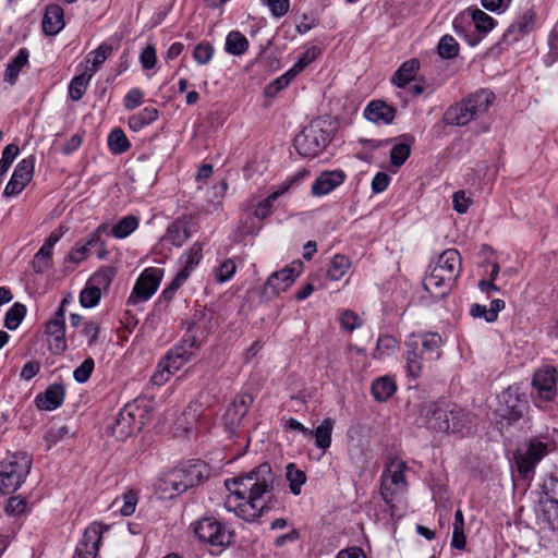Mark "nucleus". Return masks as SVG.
I'll list each match as a JSON object with an SVG mask.
<instances>
[{
  "mask_svg": "<svg viewBox=\"0 0 558 558\" xmlns=\"http://www.w3.org/2000/svg\"><path fill=\"white\" fill-rule=\"evenodd\" d=\"M64 396V387L60 384H53L44 393L36 397V404L40 410L52 411L63 403Z\"/></svg>",
  "mask_w": 558,
  "mask_h": 558,
  "instance_id": "obj_26",
  "label": "nucleus"
},
{
  "mask_svg": "<svg viewBox=\"0 0 558 558\" xmlns=\"http://www.w3.org/2000/svg\"><path fill=\"white\" fill-rule=\"evenodd\" d=\"M301 269L302 263L294 262L291 265L272 272L267 278L263 289L260 290V300L267 303L274 300L280 293L286 292L293 284L296 277L301 274Z\"/></svg>",
  "mask_w": 558,
  "mask_h": 558,
  "instance_id": "obj_10",
  "label": "nucleus"
},
{
  "mask_svg": "<svg viewBox=\"0 0 558 558\" xmlns=\"http://www.w3.org/2000/svg\"><path fill=\"white\" fill-rule=\"evenodd\" d=\"M106 229V226H99L97 230L92 233L84 244L77 243L70 252L69 259L75 264L83 262L89 254L90 247L99 243V233Z\"/></svg>",
  "mask_w": 558,
  "mask_h": 558,
  "instance_id": "obj_29",
  "label": "nucleus"
},
{
  "mask_svg": "<svg viewBox=\"0 0 558 558\" xmlns=\"http://www.w3.org/2000/svg\"><path fill=\"white\" fill-rule=\"evenodd\" d=\"M408 470L407 463L402 460L393 459L389 462L381 474L380 496L385 504L389 506L391 514H395L396 505L393 500L398 494L407 489L404 472Z\"/></svg>",
  "mask_w": 558,
  "mask_h": 558,
  "instance_id": "obj_7",
  "label": "nucleus"
},
{
  "mask_svg": "<svg viewBox=\"0 0 558 558\" xmlns=\"http://www.w3.org/2000/svg\"><path fill=\"white\" fill-rule=\"evenodd\" d=\"M275 17L284 16L290 9V0H260Z\"/></svg>",
  "mask_w": 558,
  "mask_h": 558,
  "instance_id": "obj_63",
  "label": "nucleus"
},
{
  "mask_svg": "<svg viewBox=\"0 0 558 558\" xmlns=\"http://www.w3.org/2000/svg\"><path fill=\"white\" fill-rule=\"evenodd\" d=\"M28 61V52L26 49H21L16 57L8 64L4 72V81L13 85L20 74L21 69L26 65Z\"/></svg>",
  "mask_w": 558,
  "mask_h": 558,
  "instance_id": "obj_36",
  "label": "nucleus"
},
{
  "mask_svg": "<svg viewBox=\"0 0 558 558\" xmlns=\"http://www.w3.org/2000/svg\"><path fill=\"white\" fill-rule=\"evenodd\" d=\"M286 477L290 483L291 493L293 495H299L301 493V487L306 481L305 473L298 469L294 463H289L287 465Z\"/></svg>",
  "mask_w": 558,
  "mask_h": 558,
  "instance_id": "obj_46",
  "label": "nucleus"
},
{
  "mask_svg": "<svg viewBox=\"0 0 558 558\" xmlns=\"http://www.w3.org/2000/svg\"><path fill=\"white\" fill-rule=\"evenodd\" d=\"M52 248V246L45 242L44 245L35 254L32 262V266L35 272L41 274L50 267Z\"/></svg>",
  "mask_w": 558,
  "mask_h": 558,
  "instance_id": "obj_44",
  "label": "nucleus"
},
{
  "mask_svg": "<svg viewBox=\"0 0 558 558\" xmlns=\"http://www.w3.org/2000/svg\"><path fill=\"white\" fill-rule=\"evenodd\" d=\"M459 277L442 270L435 264L429 265L428 271L423 280L424 289L435 299L446 298Z\"/></svg>",
  "mask_w": 558,
  "mask_h": 558,
  "instance_id": "obj_14",
  "label": "nucleus"
},
{
  "mask_svg": "<svg viewBox=\"0 0 558 558\" xmlns=\"http://www.w3.org/2000/svg\"><path fill=\"white\" fill-rule=\"evenodd\" d=\"M500 416L509 423L519 421L527 408L525 396L519 392V388L510 386L499 396Z\"/></svg>",
  "mask_w": 558,
  "mask_h": 558,
  "instance_id": "obj_16",
  "label": "nucleus"
},
{
  "mask_svg": "<svg viewBox=\"0 0 558 558\" xmlns=\"http://www.w3.org/2000/svg\"><path fill=\"white\" fill-rule=\"evenodd\" d=\"M547 495L543 505V519L553 531H558V478L550 480Z\"/></svg>",
  "mask_w": 558,
  "mask_h": 558,
  "instance_id": "obj_23",
  "label": "nucleus"
},
{
  "mask_svg": "<svg viewBox=\"0 0 558 558\" xmlns=\"http://www.w3.org/2000/svg\"><path fill=\"white\" fill-rule=\"evenodd\" d=\"M472 20L474 22L475 28L483 34L490 32L495 25L494 19L480 9H475L473 11Z\"/></svg>",
  "mask_w": 558,
  "mask_h": 558,
  "instance_id": "obj_50",
  "label": "nucleus"
},
{
  "mask_svg": "<svg viewBox=\"0 0 558 558\" xmlns=\"http://www.w3.org/2000/svg\"><path fill=\"white\" fill-rule=\"evenodd\" d=\"M158 110L154 107H145L142 111L129 118V126L131 130L137 132L145 125L158 119Z\"/></svg>",
  "mask_w": 558,
  "mask_h": 558,
  "instance_id": "obj_35",
  "label": "nucleus"
},
{
  "mask_svg": "<svg viewBox=\"0 0 558 558\" xmlns=\"http://www.w3.org/2000/svg\"><path fill=\"white\" fill-rule=\"evenodd\" d=\"M163 270L156 267L146 268L135 281L133 290L126 301L128 305L136 306L148 301L157 291L162 279Z\"/></svg>",
  "mask_w": 558,
  "mask_h": 558,
  "instance_id": "obj_12",
  "label": "nucleus"
},
{
  "mask_svg": "<svg viewBox=\"0 0 558 558\" xmlns=\"http://www.w3.org/2000/svg\"><path fill=\"white\" fill-rule=\"evenodd\" d=\"M434 264L438 267H441L442 270L460 277L462 270L461 256L456 248L444 251Z\"/></svg>",
  "mask_w": 558,
  "mask_h": 558,
  "instance_id": "obj_30",
  "label": "nucleus"
},
{
  "mask_svg": "<svg viewBox=\"0 0 558 558\" xmlns=\"http://www.w3.org/2000/svg\"><path fill=\"white\" fill-rule=\"evenodd\" d=\"M296 75L293 73V71L290 69L281 76L274 80L266 88V95L267 96H276L281 89L287 87L290 82L295 77Z\"/></svg>",
  "mask_w": 558,
  "mask_h": 558,
  "instance_id": "obj_55",
  "label": "nucleus"
},
{
  "mask_svg": "<svg viewBox=\"0 0 558 558\" xmlns=\"http://www.w3.org/2000/svg\"><path fill=\"white\" fill-rule=\"evenodd\" d=\"M41 25L46 35H57L65 25L62 8L58 4L48 5L46 8Z\"/></svg>",
  "mask_w": 558,
  "mask_h": 558,
  "instance_id": "obj_27",
  "label": "nucleus"
},
{
  "mask_svg": "<svg viewBox=\"0 0 558 558\" xmlns=\"http://www.w3.org/2000/svg\"><path fill=\"white\" fill-rule=\"evenodd\" d=\"M144 92L137 87L130 89L123 98V106L126 110H133L142 105Z\"/></svg>",
  "mask_w": 558,
  "mask_h": 558,
  "instance_id": "obj_62",
  "label": "nucleus"
},
{
  "mask_svg": "<svg viewBox=\"0 0 558 558\" xmlns=\"http://www.w3.org/2000/svg\"><path fill=\"white\" fill-rule=\"evenodd\" d=\"M68 301L62 300L53 316L46 323L45 333L48 336V347L52 354L60 355L65 352L68 345L65 340V305Z\"/></svg>",
  "mask_w": 558,
  "mask_h": 558,
  "instance_id": "obj_13",
  "label": "nucleus"
},
{
  "mask_svg": "<svg viewBox=\"0 0 558 558\" xmlns=\"http://www.w3.org/2000/svg\"><path fill=\"white\" fill-rule=\"evenodd\" d=\"M442 338L436 332L412 333L405 341V371L415 379L442 354Z\"/></svg>",
  "mask_w": 558,
  "mask_h": 558,
  "instance_id": "obj_3",
  "label": "nucleus"
},
{
  "mask_svg": "<svg viewBox=\"0 0 558 558\" xmlns=\"http://www.w3.org/2000/svg\"><path fill=\"white\" fill-rule=\"evenodd\" d=\"M108 146L113 154L120 155L130 148V142L121 129H113L108 136Z\"/></svg>",
  "mask_w": 558,
  "mask_h": 558,
  "instance_id": "obj_45",
  "label": "nucleus"
},
{
  "mask_svg": "<svg viewBox=\"0 0 558 558\" xmlns=\"http://www.w3.org/2000/svg\"><path fill=\"white\" fill-rule=\"evenodd\" d=\"M92 77L93 73L86 71L72 78L69 85V95L72 100L77 101L83 97Z\"/></svg>",
  "mask_w": 558,
  "mask_h": 558,
  "instance_id": "obj_42",
  "label": "nucleus"
},
{
  "mask_svg": "<svg viewBox=\"0 0 558 558\" xmlns=\"http://www.w3.org/2000/svg\"><path fill=\"white\" fill-rule=\"evenodd\" d=\"M70 429L66 425L51 426L45 434V440L49 446L56 445L57 442L69 436Z\"/></svg>",
  "mask_w": 558,
  "mask_h": 558,
  "instance_id": "obj_61",
  "label": "nucleus"
},
{
  "mask_svg": "<svg viewBox=\"0 0 558 558\" xmlns=\"http://www.w3.org/2000/svg\"><path fill=\"white\" fill-rule=\"evenodd\" d=\"M116 275L117 269L114 267L102 266L89 278L88 282L101 292H106Z\"/></svg>",
  "mask_w": 558,
  "mask_h": 558,
  "instance_id": "obj_34",
  "label": "nucleus"
},
{
  "mask_svg": "<svg viewBox=\"0 0 558 558\" xmlns=\"http://www.w3.org/2000/svg\"><path fill=\"white\" fill-rule=\"evenodd\" d=\"M276 474L268 462L226 481V487L236 500L235 514L254 522L271 509Z\"/></svg>",
  "mask_w": 558,
  "mask_h": 558,
  "instance_id": "obj_1",
  "label": "nucleus"
},
{
  "mask_svg": "<svg viewBox=\"0 0 558 558\" xmlns=\"http://www.w3.org/2000/svg\"><path fill=\"white\" fill-rule=\"evenodd\" d=\"M203 245L199 242L194 243L189 251L181 257L183 268L174 278V287H181L190 277L192 270L202 259Z\"/></svg>",
  "mask_w": 558,
  "mask_h": 558,
  "instance_id": "obj_22",
  "label": "nucleus"
},
{
  "mask_svg": "<svg viewBox=\"0 0 558 558\" xmlns=\"http://www.w3.org/2000/svg\"><path fill=\"white\" fill-rule=\"evenodd\" d=\"M254 399L250 393H242L234 397L223 414V425L226 430L234 436L242 424V421L248 412Z\"/></svg>",
  "mask_w": 558,
  "mask_h": 558,
  "instance_id": "obj_18",
  "label": "nucleus"
},
{
  "mask_svg": "<svg viewBox=\"0 0 558 558\" xmlns=\"http://www.w3.org/2000/svg\"><path fill=\"white\" fill-rule=\"evenodd\" d=\"M437 50L441 58L453 59L459 53V44L452 36L445 35L440 38Z\"/></svg>",
  "mask_w": 558,
  "mask_h": 558,
  "instance_id": "obj_48",
  "label": "nucleus"
},
{
  "mask_svg": "<svg viewBox=\"0 0 558 558\" xmlns=\"http://www.w3.org/2000/svg\"><path fill=\"white\" fill-rule=\"evenodd\" d=\"M20 149L15 144H9L4 148L2 153V157L0 159V177L3 175L12 165L14 158L17 156Z\"/></svg>",
  "mask_w": 558,
  "mask_h": 558,
  "instance_id": "obj_59",
  "label": "nucleus"
},
{
  "mask_svg": "<svg viewBox=\"0 0 558 558\" xmlns=\"http://www.w3.org/2000/svg\"><path fill=\"white\" fill-rule=\"evenodd\" d=\"M350 267V259L344 255L337 254L330 262V266L327 270V278L332 281H338L348 272Z\"/></svg>",
  "mask_w": 558,
  "mask_h": 558,
  "instance_id": "obj_41",
  "label": "nucleus"
},
{
  "mask_svg": "<svg viewBox=\"0 0 558 558\" xmlns=\"http://www.w3.org/2000/svg\"><path fill=\"white\" fill-rule=\"evenodd\" d=\"M112 50L111 45L104 43L97 49L90 51L87 56V62L92 63V68L88 70V73H93L94 75L106 59L112 53Z\"/></svg>",
  "mask_w": 558,
  "mask_h": 558,
  "instance_id": "obj_43",
  "label": "nucleus"
},
{
  "mask_svg": "<svg viewBox=\"0 0 558 558\" xmlns=\"http://www.w3.org/2000/svg\"><path fill=\"white\" fill-rule=\"evenodd\" d=\"M34 157L24 158L15 167L13 174L4 189V195L13 196L21 193L34 174Z\"/></svg>",
  "mask_w": 558,
  "mask_h": 558,
  "instance_id": "obj_21",
  "label": "nucleus"
},
{
  "mask_svg": "<svg viewBox=\"0 0 558 558\" xmlns=\"http://www.w3.org/2000/svg\"><path fill=\"white\" fill-rule=\"evenodd\" d=\"M420 69V62L416 59H410L401 64L391 77V82L398 87H404L416 75Z\"/></svg>",
  "mask_w": 558,
  "mask_h": 558,
  "instance_id": "obj_31",
  "label": "nucleus"
},
{
  "mask_svg": "<svg viewBox=\"0 0 558 558\" xmlns=\"http://www.w3.org/2000/svg\"><path fill=\"white\" fill-rule=\"evenodd\" d=\"M399 349L397 339L390 335H383L378 338L376 348L373 353L374 359H385L395 354Z\"/></svg>",
  "mask_w": 558,
  "mask_h": 558,
  "instance_id": "obj_37",
  "label": "nucleus"
},
{
  "mask_svg": "<svg viewBox=\"0 0 558 558\" xmlns=\"http://www.w3.org/2000/svg\"><path fill=\"white\" fill-rule=\"evenodd\" d=\"M340 324L344 330L353 331L362 326V319L355 312L345 310L340 316Z\"/></svg>",
  "mask_w": 558,
  "mask_h": 558,
  "instance_id": "obj_60",
  "label": "nucleus"
},
{
  "mask_svg": "<svg viewBox=\"0 0 558 558\" xmlns=\"http://www.w3.org/2000/svg\"><path fill=\"white\" fill-rule=\"evenodd\" d=\"M494 100L495 96L488 89L471 93L446 109L442 122L446 125L464 126L487 112Z\"/></svg>",
  "mask_w": 558,
  "mask_h": 558,
  "instance_id": "obj_5",
  "label": "nucleus"
},
{
  "mask_svg": "<svg viewBox=\"0 0 558 558\" xmlns=\"http://www.w3.org/2000/svg\"><path fill=\"white\" fill-rule=\"evenodd\" d=\"M397 390L395 380L389 376L375 379L372 384V395L375 400L385 402L393 396Z\"/></svg>",
  "mask_w": 558,
  "mask_h": 558,
  "instance_id": "obj_32",
  "label": "nucleus"
},
{
  "mask_svg": "<svg viewBox=\"0 0 558 558\" xmlns=\"http://www.w3.org/2000/svg\"><path fill=\"white\" fill-rule=\"evenodd\" d=\"M364 117L375 123L389 124L396 117V110L381 100H373L365 108Z\"/></svg>",
  "mask_w": 558,
  "mask_h": 558,
  "instance_id": "obj_25",
  "label": "nucleus"
},
{
  "mask_svg": "<svg viewBox=\"0 0 558 558\" xmlns=\"http://www.w3.org/2000/svg\"><path fill=\"white\" fill-rule=\"evenodd\" d=\"M333 421L330 417L325 418L314 432L315 445L322 450H326L331 445V434Z\"/></svg>",
  "mask_w": 558,
  "mask_h": 558,
  "instance_id": "obj_39",
  "label": "nucleus"
},
{
  "mask_svg": "<svg viewBox=\"0 0 558 558\" xmlns=\"http://www.w3.org/2000/svg\"><path fill=\"white\" fill-rule=\"evenodd\" d=\"M535 20V12L532 9H527L524 12H522V14L519 15L513 23L519 31L526 35L534 29Z\"/></svg>",
  "mask_w": 558,
  "mask_h": 558,
  "instance_id": "obj_54",
  "label": "nucleus"
},
{
  "mask_svg": "<svg viewBox=\"0 0 558 558\" xmlns=\"http://www.w3.org/2000/svg\"><path fill=\"white\" fill-rule=\"evenodd\" d=\"M558 373L551 365L535 371L532 378L531 396L535 402H550L557 396Z\"/></svg>",
  "mask_w": 558,
  "mask_h": 558,
  "instance_id": "obj_11",
  "label": "nucleus"
},
{
  "mask_svg": "<svg viewBox=\"0 0 558 558\" xmlns=\"http://www.w3.org/2000/svg\"><path fill=\"white\" fill-rule=\"evenodd\" d=\"M197 340L195 336L184 337L177 345L170 349L165 356V369L168 374H173L183 365L191 361L197 351Z\"/></svg>",
  "mask_w": 558,
  "mask_h": 558,
  "instance_id": "obj_15",
  "label": "nucleus"
},
{
  "mask_svg": "<svg viewBox=\"0 0 558 558\" xmlns=\"http://www.w3.org/2000/svg\"><path fill=\"white\" fill-rule=\"evenodd\" d=\"M192 529L201 543L213 547H227L233 542L234 532L213 517L199 519L192 524Z\"/></svg>",
  "mask_w": 558,
  "mask_h": 558,
  "instance_id": "obj_8",
  "label": "nucleus"
},
{
  "mask_svg": "<svg viewBox=\"0 0 558 558\" xmlns=\"http://www.w3.org/2000/svg\"><path fill=\"white\" fill-rule=\"evenodd\" d=\"M101 291L87 282L86 288L80 294V302L84 307L96 306L101 298Z\"/></svg>",
  "mask_w": 558,
  "mask_h": 558,
  "instance_id": "obj_53",
  "label": "nucleus"
},
{
  "mask_svg": "<svg viewBox=\"0 0 558 558\" xmlns=\"http://www.w3.org/2000/svg\"><path fill=\"white\" fill-rule=\"evenodd\" d=\"M95 368V362L93 357H87L83 363L76 367L73 372V378L80 384L86 383Z\"/></svg>",
  "mask_w": 558,
  "mask_h": 558,
  "instance_id": "obj_57",
  "label": "nucleus"
},
{
  "mask_svg": "<svg viewBox=\"0 0 558 558\" xmlns=\"http://www.w3.org/2000/svg\"><path fill=\"white\" fill-rule=\"evenodd\" d=\"M236 271V265L232 258L223 259L218 267L214 269L215 279L219 283L229 281Z\"/></svg>",
  "mask_w": 558,
  "mask_h": 558,
  "instance_id": "obj_49",
  "label": "nucleus"
},
{
  "mask_svg": "<svg viewBox=\"0 0 558 558\" xmlns=\"http://www.w3.org/2000/svg\"><path fill=\"white\" fill-rule=\"evenodd\" d=\"M248 49V40L246 37L238 32L232 31L227 35L226 38V50L228 53L233 56H241Z\"/></svg>",
  "mask_w": 558,
  "mask_h": 558,
  "instance_id": "obj_38",
  "label": "nucleus"
},
{
  "mask_svg": "<svg viewBox=\"0 0 558 558\" xmlns=\"http://www.w3.org/2000/svg\"><path fill=\"white\" fill-rule=\"evenodd\" d=\"M308 174L310 171H307L306 169L299 170L292 178H290L280 187H278L276 191L270 193L265 199H263L258 204V209H269L274 205V202L281 195H283L293 183L304 179Z\"/></svg>",
  "mask_w": 558,
  "mask_h": 558,
  "instance_id": "obj_33",
  "label": "nucleus"
},
{
  "mask_svg": "<svg viewBox=\"0 0 558 558\" xmlns=\"http://www.w3.org/2000/svg\"><path fill=\"white\" fill-rule=\"evenodd\" d=\"M422 425L433 432L451 434L469 433L472 424L470 412L456 403L436 401L421 410Z\"/></svg>",
  "mask_w": 558,
  "mask_h": 558,
  "instance_id": "obj_2",
  "label": "nucleus"
},
{
  "mask_svg": "<svg viewBox=\"0 0 558 558\" xmlns=\"http://www.w3.org/2000/svg\"><path fill=\"white\" fill-rule=\"evenodd\" d=\"M180 228H183L181 223L173 222L167 230V240L175 246H181L189 239Z\"/></svg>",
  "mask_w": 558,
  "mask_h": 558,
  "instance_id": "obj_64",
  "label": "nucleus"
},
{
  "mask_svg": "<svg viewBox=\"0 0 558 558\" xmlns=\"http://www.w3.org/2000/svg\"><path fill=\"white\" fill-rule=\"evenodd\" d=\"M121 500L122 506L119 508L120 513L124 517L132 515L135 512L138 502L137 493L133 489H130L122 495Z\"/></svg>",
  "mask_w": 558,
  "mask_h": 558,
  "instance_id": "obj_56",
  "label": "nucleus"
},
{
  "mask_svg": "<svg viewBox=\"0 0 558 558\" xmlns=\"http://www.w3.org/2000/svg\"><path fill=\"white\" fill-rule=\"evenodd\" d=\"M206 476V463L196 460L165 473L158 480L157 489L163 498L172 499L189 488L199 485Z\"/></svg>",
  "mask_w": 558,
  "mask_h": 558,
  "instance_id": "obj_4",
  "label": "nucleus"
},
{
  "mask_svg": "<svg viewBox=\"0 0 558 558\" xmlns=\"http://www.w3.org/2000/svg\"><path fill=\"white\" fill-rule=\"evenodd\" d=\"M138 227V219L133 215H128L111 227L110 234L116 239L129 236Z\"/></svg>",
  "mask_w": 558,
  "mask_h": 558,
  "instance_id": "obj_40",
  "label": "nucleus"
},
{
  "mask_svg": "<svg viewBox=\"0 0 558 558\" xmlns=\"http://www.w3.org/2000/svg\"><path fill=\"white\" fill-rule=\"evenodd\" d=\"M266 218V211H242L236 231L239 236L256 233Z\"/></svg>",
  "mask_w": 558,
  "mask_h": 558,
  "instance_id": "obj_28",
  "label": "nucleus"
},
{
  "mask_svg": "<svg viewBox=\"0 0 558 558\" xmlns=\"http://www.w3.org/2000/svg\"><path fill=\"white\" fill-rule=\"evenodd\" d=\"M137 412L138 408L134 404H126L120 410L111 425V433L117 439L123 440L141 430L143 421L137 416Z\"/></svg>",
  "mask_w": 558,
  "mask_h": 558,
  "instance_id": "obj_17",
  "label": "nucleus"
},
{
  "mask_svg": "<svg viewBox=\"0 0 558 558\" xmlns=\"http://www.w3.org/2000/svg\"><path fill=\"white\" fill-rule=\"evenodd\" d=\"M33 459L24 451L9 454L0 462V492L11 494L25 482L32 468Z\"/></svg>",
  "mask_w": 558,
  "mask_h": 558,
  "instance_id": "obj_6",
  "label": "nucleus"
},
{
  "mask_svg": "<svg viewBox=\"0 0 558 558\" xmlns=\"http://www.w3.org/2000/svg\"><path fill=\"white\" fill-rule=\"evenodd\" d=\"M108 530L107 525L100 522H93L89 524L82 541L76 547V558H96L101 545L102 534Z\"/></svg>",
  "mask_w": 558,
  "mask_h": 558,
  "instance_id": "obj_20",
  "label": "nucleus"
},
{
  "mask_svg": "<svg viewBox=\"0 0 558 558\" xmlns=\"http://www.w3.org/2000/svg\"><path fill=\"white\" fill-rule=\"evenodd\" d=\"M411 154V147L407 143H397L390 150V161L396 167H401Z\"/></svg>",
  "mask_w": 558,
  "mask_h": 558,
  "instance_id": "obj_51",
  "label": "nucleus"
},
{
  "mask_svg": "<svg viewBox=\"0 0 558 558\" xmlns=\"http://www.w3.org/2000/svg\"><path fill=\"white\" fill-rule=\"evenodd\" d=\"M319 54V49L317 47L308 48L295 62V64L291 68L293 73L298 75L303 69H305L311 62H313L317 56Z\"/></svg>",
  "mask_w": 558,
  "mask_h": 558,
  "instance_id": "obj_58",
  "label": "nucleus"
},
{
  "mask_svg": "<svg viewBox=\"0 0 558 558\" xmlns=\"http://www.w3.org/2000/svg\"><path fill=\"white\" fill-rule=\"evenodd\" d=\"M546 442L532 438L517 448L514 462L520 476L524 480L531 478L537 463L547 454Z\"/></svg>",
  "mask_w": 558,
  "mask_h": 558,
  "instance_id": "obj_9",
  "label": "nucleus"
},
{
  "mask_svg": "<svg viewBox=\"0 0 558 558\" xmlns=\"http://www.w3.org/2000/svg\"><path fill=\"white\" fill-rule=\"evenodd\" d=\"M328 143V135L323 130L314 128L303 131L295 138V147L304 157L317 156L326 148Z\"/></svg>",
  "mask_w": 558,
  "mask_h": 558,
  "instance_id": "obj_19",
  "label": "nucleus"
},
{
  "mask_svg": "<svg viewBox=\"0 0 558 558\" xmlns=\"http://www.w3.org/2000/svg\"><path fill=\"white\" fill-rule=\"evenodd\" d=\"M345 174L341 170L325 171L315 180L312 185V193L323 196L330 193L344 181Z\"/></svg>",
  "mask_w": 558,
  "mask_h": 558,
  "instance_id": "obj_24",
  "label": "nucleus"
},
{
  "mask_svg": "<svg viewBox=\"0 0 558 558\" xmlns=\"http://www.w3.org/2000/svg\"><path fill=\"white\" fill-rule=\"evenodd\" d=\"M26 315V307L22 303H14L12 307L7 312L4 317V326L10 329H16Z\"/></svg>",
  "mask_w": 558,
  "mask_h": 558,
  "instance_id": "obj_47",
  "label": "nucleus"
},
{
  "mask_svg": "<svg viewBox=\"0 0 558 558\" xmlns=\"http://www.w3.org/2000/svg\"><path fill=\"white\" fill-rule=\"evenodd\" d=\"M213 56H214V47L208 41L199 43L198 45L195 46V48L193 50V58L201 65H205V64L209 63Z\"/></svg>",
  "mask_w": 558,
  "mask_h": 558,
  "instance_id": "obj_52",
  "label": "nucleus"
}]
</instances>
